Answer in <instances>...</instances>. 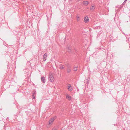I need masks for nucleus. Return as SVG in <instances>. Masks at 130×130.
Masks as SVG:
<instances>
[{"label":"nucleus","mask_w":130,"mask_h":130,"mask_svg":"<svg viewBox=\"0 0 130 130\" xmlns=\"http://www.w3.org/2000/svg\"><path fill=\"white\" fill-rule=\"evenodd\" d=\"M59 68L60 69H65V67L64 65L60 64L59 65Z\"/></svg>","instance_id":"20e7f679"},{"label":"nucleus","mask_w":130,"mask_h":130,"mask_svg":"<svg viewBox=\"0 0 130 130\" xmlns=\"http://www.w3.org/2000/svg\"><path fill=\"white\" fill-rule=\"evenodd\" d=\"M56 118L57 116H55L52 117L49 120L48 123V125H52L54 120L56 119Z\"/></svg>","instance_id":"f257e3e1"},{"label":"nucleus","mask_w":130,"mask_h":130,"mask_svg":"<svg viewBox=\"0 0 130 130\" xmlns=\"http://www.w3.org/2000/svg\"><path fill=\"white\" fill-rule=\"evenodd\" d=\"M6 127H5V125H4V129H6Z\"/></svg>","instance_id":"412c9836"},{"label":"nucleus","mask_w":130,"mask_h":130,"mask_svg":"<svg viewBox=\"0 0 130 130\" xmlns=\"http://www.w3.org/2000/svg\"><path fill=\"white\" fill-rule=\"evenodd\" d=\"M78 68V66H74L73 67V70L74 71H76L77 70V68Z\"/></svg>","instance_id":"ddd939ff"},{"label":"nucleus","mask_w":130,"mask_h":130,"mask_svg":"<svg viewBox=\"0 0 130 130\" xmlns=\"http://www.w3.org/2000/svg\"><path fill=\"white\" fill-rule=\"evenodd\" d=\"M67 68H71V67L70 65L69 64H67Z\"/></svg>","instance_id":"4468645a"},{"label":"nucleus","mask_w":130,"mask_h":130,"mask_svg":"<svg viewBox=\"0 0 130 130\" xmlns=\"http://www.w3.org/2000/svg\"><path fill=\"white\" fill-rule=\"evenodd\" d=\"M89 80L88 79L87 80V83H89Z\"/></svg>","instance_id":"6ab92c4d"},{"label":"nucleus","mask_w":130,"mask_h":130,"mask_svg":"<svg viewBox=\"0 0 130 130\" xmlns=\"http://www.w3.org/2000/svg\"><path fill=\"white\" fill-rule=\"evenodd\" d=\"M83 4L85 6H87L89 4V2L88 1H85L83 2Z\"/></svg>","instance_id":"0eeeda50"},{"label":"nucleus","mask_w":130,"mask_h":130,"mask_svg":"<svg viewBox=\"0 0 130 130\" xmlns=\"http://www.w3.org/2000/svg\"><path fill=\"white\" fill-rule=\"evenodd\" d=\"M34 94H35V92L34 93V92L33 93V95H32V98L33 99H34L35 98V96H34Z\"/></svg>","instance_id":"dca6fc26"},{"label":"nucleus","mask_w":130,"mask_h":130,"mask_svg":"<svg viewBox=\"0 0 130 130\" xmlns=\"http://www.w3.org/2000/svg\"><path fill=\"white\" fill-rule=\"evenodd\" d=\"M66 98L69 100H70L71 99V97L68 95H67Z\"/></svg>","instance_id":"f8f14e48"},{"label":"nucleus","mask_w":130,"mask_h":130,"mask_svg":"<svg viewBox=\"0 0 130 130\" xmlns=\"http://www.w3.org/2000/svg\"><path fill=\"white\" fill-rule=\"evenodd\" d=\"M79 17L77 16V21H78L79 20Z\"/></svg>","instance_id":"a211bd4d"},{"label":"nucleus","mask_w":130,"mask_h":130,"mask_svg":"<svg viewBox=\"0 0 130 130\" xmlns=\"http://www.w3.org/2000/svg\"><path fill=\"white\" fill-rule=\"evenodd\" d=\"M67 73H69L71 72V68H67Z\"/></svg>","instance_id":"9b49d317"},{"label":"nucleus","mask_w":130,"mask_h":130,"mask_svg":"<svg viewBox=\"0 0 130 130\" xmlns=\"http://www.w3.org/2000/svg\"><path fill=\"white\" fill-rule=\"evenodd\" d=\"M70 86H71V85L70 84H68V87H70Z\"/></svg>","instance_id":"aec40b11"},{"label":"nucleus","mask_w":130,"mask_h":130,"mask_svg":"<svg viewBox=\"0 0 130 130\" xmlns=\"http://www.w3.org/2000/svg\"><path fill=\"white\" fill-rule=\"evenodd\" d=\"M68 90L70 91H72L73 90V88L72 86L68 87Z\"/></svg>","instance_id":"9d476101"},{"label":"nucleus","mask_w":130,"mask_h":130,"mask_svg":"<svg viewBox=\"0 0 130 130\" xmlns=\"http://www.w3.org/2000/svg\"><path fill=\"white\" fill-rule=\"evenodd\" d=\"M126 1H126V0H125L124 2L122 3V5H124V4H125L126 3Z\"/></svg>","instance_id":"f3484780"},{"label":"nucleus","mask_w":130,"mask_h":130,"mask_svg":"<svg viewBox=\"0 0 130 130\" xmlns=\"http://www.w3.org/2000/svg\"><path fill=\"white\" fill-rule=\"evenodd\" d=\"M75 52H76V53H77V50H75Z\"/></svg>","instance_id":"4be33fe9"},{"label":"nucleus","mask_w":130,"mask_h":130,"mask_svg":"<svg viewBox=\"0 0 130 130\" xmlns=\"http://www.w3.org/2000/svg\"><path fill=\"white\" fill-rule=\"evenodd\" d=\"M59 128V125H56L52 129V130H58Z\"/></svg>","instance_id":"39448f33"},{"label":"nucleus","mask_w":130,"mask_h":130,"mask_svg":"<svg viewBox=\"0 0 130 130\" xmlns=\"http://www.w3.org/2000/svg\"><path fill=\"white\" fill-rule=\"evenodd\" d=\"M48 78V80L52 83L54 81V78L51 73H49Z\"/></svg>","instance_id":"f03ea898"},{"label":"nucleus","mask_w":130,"mask_h":130,"mask_svg":"<svg viewBox=\"0 0 130 130\" xmlns=\"http://www.w3.org/2000/svg\"><path fill=\"white\" fill-rule=\"evenodd\" d=\"M67 50H68V52L69 53H70L71 52V49H70L69 47H68L67 49Z\"/></svg>","instance_id":"2eb2a0df"},{"label":"nucleus","mask_w":130,"mask_h":130,"mask_svg":"<svg viewBox=\"0 0 130 130\" xmlns=\"http://www.w3.org/2000/svg\"><path fill=\"white\" fill-rule=\"evenodd\" d=\"M45 77L44 76H42L41 77V81L43 83H45Z\"/></svg>","instance_id":"423d86ee"},{"label":"nucleus","mask_w":130,"mask_h":130,"mask_svg":"<svg viewBox=\"0 0 130 130\" xmlns=\"http://www.w3.org/2000/svg\"><path fill=\"white\" fill-rule=\"evenodd\" d=\"M95 8L94 7V6H91L90 7V10L92 11H93L94 10Z\"/></svg>","instance_id":"1a4fd4ad"},{"label":"nucleus","mask_w":130,"mask_h":130,"mask_svg":"<svg viewBox=\"0 0 130 130\" xmlns=\"http://www.w3.org/2000/svg\"><path fill=\"white\" fill-rule=\"evenodd\" d=\"M89 19L88 17H86L85 18L84 22L85 23H87L88 22Z\"/></svg>","instance_id":"6e6552de"},{"label":"nucleus","mask_w":130,"mask_h":130,"mask_svg":"<svg viewBox=\"0 0 130 130\" xmlns=\"http://www.w3.org/2000/svg\"><path fill=\"white\" fill-rule=\"evenodd\" d=\"M47 57V54L46 53H45L43 56V59L44 61H45L46 60V57Z\"/></svg>","instance_id":"7ed1b4c3"},{"label":"nucleus","mask_w":130,"mask_h":130,"mask_svg":"<svg viewBox=\"0 0 130 130\" xmlns=\"http://www.w3.org/2000/svg\"><path fill=\"white\" fill-rule=\"evenodd\" d=\"M7 119L8 120H9V119L8 118V119H6V120H7Z\"/></svg>","instance_id":"5701e85b"},{"label":"nucleus","mask_w":130,"mask_h":130,"mask_svg":"<svg viewBox=\"0 0 130 130\" xmlns=\"http://www.w3.org/2000/svg\"><path fill=\"white\" fill-rule=\"evenodd\" d=\"M126 0L127 1V0Z\"/></svg>","instance_id":"b1692460"}]
</instances>
